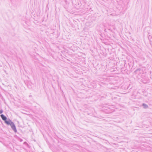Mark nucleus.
<instances>
[{
	"mask_svg": "<svg viewBox=\"0 0 152 152\" xmlns=\"http://www.w3.org/2000/svg\"><path fill=\"white\" fill-rule=\"evenodd\" d=\"M0 116L2 120L5 121V123L6 121H8V120H7V118L3 114L1 115Z\"/></svg>",
	"mask_w": 152,
	"mask_h": 152,
	"instance_id": "f03ea898",
	"label": "nucleus"
},
{
	"mask_svg": "<svg viewBox=\"0 0 152 152\" xmlns=\"http://www.w3.org/2000/svg\"><path fill=\"white\" fill-rule=\"evenodd\" d=\"M6 123L8 125H10L13 130L15 132H16L17 130L16 129L14 123L12 122L10 120H9L8 121H6Z\"/></svg>",
	"mask_w": 152,
	"mask_h": 152,
	"instance_id": "f257e3e1",
	"label": "nucleus"
},
{
	"mask_svg": "<svg viewBox=\"0 0 152 152\" xmlns=\"http://www.w3.org/2000/svg\"><path fill=\"white\" fill-rule=\"evenodd\" d=\"M2 112H3V111L2 110H0V114L2 113Z\"/></svg>",
	"mask_w": 152,
	"mask_h": 152,
	"instance_id": "7ed1b4c3",
	"label": "nucleus"
}]
</instances>
